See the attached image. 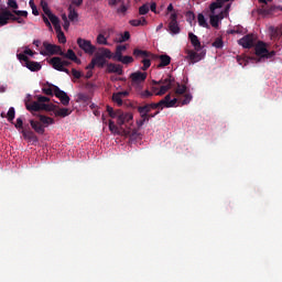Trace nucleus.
<instances>
[{"instance_id":"f257e3e1","label":"nucleus","mask_w":282,"mask_h":282,"mask_svg":"<svg viewBox=\"0 0 282 282\" xmlns=\"http://www.w3.org/2000/svg\"><path fill=\"white\" fill-rule=\"evenodd\" d=\"M131 120H133V113H129V112H119L118 117H117V124L116 122H113V120H109L108 122V127H109V131L111 133H113V135H129V131L124 130V128L122 127L126 122H131Z\"/></svg>"},{"instance_id":"f03ea898","label":"nucleus","mask_w":282,"mask_h":282,"mask_svg":"<svg viewBox=\"0 0 282 282\" xmlns=\"http://www.w3.org/2000/svg\"><path fill=\"white\" fill-rule=\"evenodd\" d=\"M173 83H175V78L171 75H167L166 78H161L159 82L153 79L151 91L154 96H164L173 87Z\"/></svg>"},{"instance_id":"7ed1b4c3","label":"nucleus","mask_w":282,"mask_h":282,"mask_svg":"<svg viewBox=\"0 0 282 282\" xmlns=\"http://www.w3.org/2000/svg\"><path fill=\"white\" fill-rule=\"evenodd\" d=\"M107 58H113V53H111V50L107 47H99L94 57V59L97 62V67L102 69V67L107 65Z\"/></svg>"},{"instance_id":"20e7f679","label":"nucleus","mask_w":282,"mask_h":282,"mask_svg":"<svg viewBox=\"0 0 282 282\" xmlns=\"http://www.w3.org/2000/svg\"><path fill=\"white\" fill-rule=\"evenodd\" d=\"M77 45L79 50H83L85 54H88L89 56H94L96 54V46L91 44V41L85 40L83 37L77 39Z\"/></svg>"},{"instance_id":"39448f33","label":"nucleus","mask_w":282,"mask_h":282,"mask_svg":"<svg viewBox=\"0 0 282 282\" xmlns=\"http://www.w3.org/2000/svg\"><path fill=\"white\" fill-rule=\"evenodd\" d=\"M133 56H137V58L141 56L143 58L141 62L143 64V66L141 67L142 72H147V69L151 67V59L149 58L151 56V53H149V51L134 48Z\"/></svg>"},{"instance_id":"423d86ee","label":"nucleus","mask_w":282,"mask_h":282,"mask_svg":"<svg viewBox=\"0 0 282 282\" xmlns=\"http://www.w3.org/2000/svg\"><path fill=\"white\" fill-rule=\"evenodd\" d=\"M43 47L44 51H40V54L42 56H54V55H58L61 56V46L55 45V44H50L48 42H43Z\"/></svg>"},{"instance_id":"0eeeda50","label":"nucleus","mask_w":282,"mask_h":282,"mask_svg":"<svg viewBox=\"0 0 282 282\" xmlns=\"http://www.w3.org/2000/svg\"><path fill=\"white\" fill-rule=\"evenodd\" d=\"M238 43L243 47L245 50H250L254 47L257 43V35L256 34H247L242 39L238 41Z\"/></svg>"},{"instance_id":"6e6552de","label":"nucleus","mask_w":282,"mask_h":282,"mask_svg":"<svg viewBox=\"0 0 282 282\" xmlns=\"http://www.w3.org/2000/svg\"><path fill=\"white\" fill-rule=\"evenodd\" d=\"M147 73H142V72H135L132 73L130 75L131 78V86L132 87H140V85H142L144 83V80H147Z\"/></svg>"},{"instance_id":"1a4fd4ad","label":"nucleus","mask_w":282,"mask_h":282,"mask_svg":"<svg viewBox=\"0 0 282 282\" xmlns=\"http://www.w3.org/2000/svg\"><path fill=\"white\" fill-rule=\"evenodd\" d=\"M206 56V50H200L199 52L189 50L187 51V58L191 61V63H199L204 57Z\"/></svg>"},{"instance_id":"9d476101","label":"nucleus","mask_w":282,"mask_h":282,"mask_svg":"<svg viewBox=\"0 0 282 282\" xmlns=\"http://www.w3.org/2000/svg\"><path fill=\"white\" fill-rule=\"evenodd\" d=\"M156 105L161 111L164 109V107L166 109H171V107H175V105H177V98L171 99V94H169L162 100L156 102Z\"/></svg>"},{"instance_id":"9b49d317","label":"nucleus","mask_w":282,"mask_h":282,"mask_svg":"<svg viewBox=\"0 0 282 282\" xmlns=\"http://www.w3.org/2000/svg\"><path fill=\"white\" fill-rule=\"evenodd\" d=\"M54 87V96L56 98H58V100H61L62 105H64V107H67L69 105V96L67 95V93H65V90H61V88H58V86H53Z\"/></svg>"},{"instance_id":"f8f14e48","label":"nucleus","mask_w":282,"mask_h":282,"mask_svg":"<svg viewBox=\"0 0 282 282\" xmlns=\"http://www.w3.org/2000/svg\"><path fill=\"white\" fill-rule=\"evenodd\" d=\"M254 52H256V56H259L258 62L261 61V58H265V54H268V47L265 46L264 42H258L257 44H254Z\"/></svg>"},{"instance_id":"ddd939ff","label":"nucleus","mask_w":282,"mask_h":282,"mask_svg":"<svg viewBox=\"0 0 282 282\" xmlns=\"http://www.w3.org/2000/svg\"><path fill=\"white\" fill-rule=\"evenodd\" d=\"M259 3H263L261 9L259 10L260 14H263L264 17H268V14H272L274 10H276V6L267 7L268 2H272V0H258Z\"/></svg>"},{"instance_id":"4468645a","label":"nucleus","mask_w":282,"mask_h":282,"mask_svg":"<svg viewBox=\"0 0 282 282\" xmlns=\"http://www.w3.org/2000/svg\"><path fill=\"white\" fill-rule=\"evenodd\" d=\"M59 56H63V58H67L68 61H73V63H76V65H80L82 63L80 58L76 56V53L72 48H69L66 53L62 50L59 52Z\"/></svg>"},{"instance_id":"2eb2a0df","label":"nucleus","mask_w":282,"mask_h":282,"mask_svg":"<svg viewBox=\"0 0 282 282\" xmlns=\"http://www.w3.org/2000/svg\"><path fill=\"white\" fill-rule=\"evenodd\" d=\"M152 109H160V106H158V104L152 102V104H145L144 106H139L137 108V111L139 113H143L145 116H149V113H151Z\"/></svg>"},{"instance_id":"dca6fc26","label":"nucleus","mask_w":282,"mask_h":282,"mask_svg":"<svg viewBox=\"0 0 282 282\" xmlns=\"http://www.w3.org/2000/svg\"><path fill=\"white\" fill-rule=\"evenodd\" d=\"M106 72L108 74H118V76H122L123 74L122 66L113 63L107 64Z\"/></svg>"},{"instance_id":"f3484780","label":"nucleus","mask_w":282,"mask_h":282,"mask_svg":"<svg viewBox=\"0 0 282 282\" xmlns=\"http://www.w3.org/2000/svg\"><path fill=\"white\" fill-rule=\"evenodd\" d=\"M30 124L35 133H39V135H43L45 133V127L41 123V121L31 119Z\"/></svg>"},{"instance_id":"a211bd4d","label":"nucleus","mask_w":282,"mask_h":282,"mask_svg":"<svg viewBox=\"0 0 282 282\" xmlns=\"http://www.w3.org/2000/svg\"><path fill=\"white\" fill-rule=\"evenodd\" d=\"M188 39L196 52H202V42H199V37L195 35V33H188Z\"/></svg>"},{"instance_id":"6ab92c4d","label":"nucleus","mask_w":282,"mask_h":282,"mask_svg":"<svg viewBox=\"0 0 282 282\" xmlns=\"http://www.w3.org/2000/svg\"><path fill=\"white\" fill-rule=\"evenodd\" d=\"M224 19V13L215 14L212 13L209 17V23L212 28H219V22Z\"/></svg>"},{"instance_id":"aec40b11","label":"nucleus","mask_w":282,"mask_h":282,"mask_svg":"<svg viewBox=\"0 0 282 282\" xmlns=\"http://www.w3.org/2000/svg\"><path fill=\"white\" fill-rule=\"evenodd\" d=\"M46 17H48L51 23L54 25L55 32H58L61 30V20L58 19V17L54 15L52 11L48 12Z\"/></svg>"},{"instance_id":"412c9836","label":"nucleus","mask_w":282,"mask_h":282,"mask_svg":"<svg viewBox=\"0 0 282 282\" xmlns=\"http://www.w3.org/2000/svg\"><path fill=\"white\" fill-rule=\"evenodd\" d=\"M50 65H52L53 69L61 72L63 69V58L61 57H52L50 59Z\"/></svg>"},{"instance_id":"4be33fe9","label":"nucleus","mask_w":282,"mask_h":282,"mask_svg":"<svg viewBox=\"0 0 282 282\" xmlns=\"http://www.w3.org/2000/svg\"><path fill=\"white\" fill-rule=\"evenodd\" d=\"M72 115V110L69 108H55L54 116L59 118H67V116Z\"/></svg>"},{"instance_id":"5701e85b","label":"nucleus","mask_w":282,"mask_h":282,"mask_svg":"<svg viewBox=\"0 0 282 282\" xmlns=\"http://www.w3.org/2000/svg\"><path fill=\"white\" fill-rule=\"evenodd\" d=\"M160 59V64L158 65V67L160 69H162V67H169V65H171V56L163 54L159 56Z\"/></svg>"},{"instance_id":"b1692460","label":"nucleus","mask_w":282,"mask_h":282,"mask_svg":"<svg viewBox=\"0 0 282 282\" xmlns=\"http://www.w3.org/2000/svg\"><path fill=\"white\" fill-rule=\"evenodd\" d=\"M39 118H40V122H41V124H43L44 129H45V127H50V124H54V122H55L54 118L47 117L45 115H40Z\"/></svg>"},{"instance_id":"393cba45","label":"nucleus","mask_w":282,"mask_h":282,"mask_svg":"<svg viewBox=\"0 0 282 282\" xmlns=\"http://www.w3.org/2000/svg\"><path fill=\"white\" fill-rule=\"evenodd\" d=\"M25 65V67L28 68V69H30V72H40V69H41V64L39 63V62H32V61H28V63H25L24 64Z\"/></svg>"},{"instance_id":"a878e982","label":"nucleus","mask_w":282,"mask_h":282,"mask_svg":"<svg viewBox=\"0 0 282 282\" xmlns=\"http://www.w3.org/2000/svg\"><path fill=\"white\" fill-rule=\"evenodd\" d=\"M8 9H0V28L8 25Z\"/></svg>"},{"instance_id":"bb28decb","label":"nucleus","mask_w":282,"mask_h":282,"mask_svg":"<svg viewBox=\"0 0 282 282\" xmlns=\"http://www.w3.org/2000/svg\"><path fill=\"white\" fill-rule=\"evenodd\" d=\"M129 23L133 28H139V25H147L149 22L147 21V18L141 17L140 19L130 20Z\"/></svg>"},{"instance_id":"cd10ccee","label":"nucleus","mask_w":282,"mask_h":282,"mask_svg":"<svg viewBox=\"0 0 282 282\" xmlns=\"http://www.w3.org/2000/svg\"><path fill=\"white\" fill-rule=\"evenodd\" d=\"M197 21L200 28H206V30H210V24H208V21H206V18L203 15V13H198Z\"/></svg>"},{"instance_id":"c85d7f7f","label":"nucleus","mask_w":282,"mask_h":282,"mask_svg":"<svg viewBox=\"0 0 282 282\" xmlns=\"http://www.w3.org/2000/svg\"><path fill=\"white\" fill-rule=\"evenodd\" d=\"M21 133L25 140H36V134H34L32 130L22 129Z\"/></svg>"},{"instance_id":"c756f323","label":"nucleus","mask_w":282,"mask_h":282,"mask_svg":"<svg viewBox=\"0 0 282 282\" xmlns=\"http://www.w3.org/2000/svg\"><path fill=\"white\" fill-rule=\"evenodd\" d=\"M169 30L171 34H180L181 32L180 24L177 22H170Z\"/></svg>"},{"instance_id":"7c9ffc66","label":"nucleus","mask_w":282,"mask_h":282,"mask_svg":"<svg viewBox=\"0 0 282 282\" xmlns=\"http://www.w3.org/2000/svg\"><path fill=\"white\" fill-rule=\"evenodd\" d=\"M42 104L33 101L31 105H26L28 111H41Z\"/></svg>"},{"instance_id":"2f4dec72","label":"nucleus","mask_w":282,"mask_h":282,"mask_svg":"<svg viewBox=\"0 0 282 282\" xmlns=\"http://www.w3.org/2000/svg\"><path fill=\"white\" fill-rule=\"evenodd\" d=\"M58 109V106L54 105V104H42L41 106V111H54Z\"/></svg>"},{"instance_id":"473e14b6","label":"nucleus","mask_w":282,"mask_h":282,"mask_svg":"<svg viewBox=\"0 0 282 282\" xmlns=\"http://www.w3.org/2000/svg\"><path fill=\"white\" fill-rule=\"evenodd\" d=\"M141 119L137 120L138 129H142L144 127V122H149V115L140 113Z\"/></svg>"},{"instance_id":"72a5a7b5","label":"nucleus","mask_w":282,"mask_h":282,"mask_svg":"<svg viewBox=\"0 0 282 282\" xmlns=\"http://www.w3.org/2000/svg\"><path fill=\"white\" fill-rule=\"evenodd\" d=\"M68 12L69 21H76V19H78V12H76V9H73L72 6L68 7Z\"/></svg>"},{"instance_id":"f704fd0d","label":"nucleus","mask_w":282,"mask_h":282,"mask_svg":"<svg viewBox=\"0 0 282 282\" xmlns=\"http://www.w3.org/2000/svg\"><path fill=\"white\" fill-rule=\"evenodd\" d=\"M96 41H97L98 45H109V42L107 41V37L102 33H99L97 35V40Z\"/></svg>"},{"instance_id":"c9c22d12","label":"nucleus","mask_w":282,"mask_h":282,"mask_svg":"<svg viewBox=\"0 0 282 282\" xmlns=\"http://www.w3.org/2000/svg\"><path fill=\"white\" fill-rule=\"evenodd\" d=\"M129 39H131V33H129V31H124L123 34H120V37L117 42L118 43H127V41H129Z\"/></svg>"},{"instance_id":"e433bc0d","label":"nucleus","mask_w":282,"mask_h":282,"mask_svg":"<svg viewBox=\"0 0 282 282\" xmlns=\"http://www.w3.org/2000/svg\"><path fill=\"white\" fill-rule=\"evenodd\" d=\"M15 115H17V112L14 110V107L9 108L8 113H7L8 121L13 122Z\"/></svg>"},{"instance_id":"4c0bfd02","label":"nucleus","mask_w":282,"mask_h":282,"mask_svg":"<svg viewBox=\"0 0 282 282\" xmlns=\"http://www.w3.org/2000/svg\"><path fill=\"white\" fill-rule=\"evenodd\" d=\"M112 101L117 102L119 107H122V96L119 93L112 94Z\"/></svg>"},{"instance_id":"58836bf2","label":"nucleus","mask_w":282,"mask_h":282,"mask_svg":"<svg viewBox=\"0 0 282 282\" xmlns=\"http://www.w3.org/2000/svg\"><path fill=\"white\" fill-rule=\"evenodd\" d=\"M57 39L59 43H67V37H65V33L61 30L56 31Z\"/></svg>"},{"instance_id":"ea45409f","label":"nucleus","mask_w":282,"mask_h":282,"mask_svg":"<svg viewBox=\"0 0 282 282\" xmlns=\"http://www.w3.org/2000/svg\"><path fill=\"white\" fill-rule=\"evenodd\" d=\"M43 94H45L46 96H54V85L52 86H47V87H43L42 88Z\"/></svg>"},{"instance_id":"a19ab883","label":"nucleus","mask_w":282,"mask_h":282,"mask_svg":"<svg viewBox=\"0 0 282 282\" xmlns=\"http://www.w3.org/2000/svg\"><path fill=\"white\" fill-rule=\"evenodd\" d=\"M41 8L44 14H50V12H52V10H50V7L47 4V0H41Z\"/></svg>"},{"instance_id":"79ce46f5","label":"nucleus","mask_w":282,"mask_h":282,"mask_svg":"<svg viewBox=\"0 0 282 282\" xmlns=\"http://www.w3.org/2000/svg\"><path fill=\"white\" fill-rule=\"evenodd\" d=\"M119 63H122L123 65H129L133 63V57L126 55L119 59Z\"/></svg>"},{"instance_id":"37998d69","label":"nucleus","mask_w":282,"mask_h":282,"mask_svg":"<svg viewBox=\"0 0 282 282\" xmlns=\"http://www.w3.org/2000/svg\"><path fill=\"white\" fill-rule=\"evenodd\" d=\"M149 10H150L149 4L145 3L139 8V14L141 17H144V14H149Z\"/></svg>"},{"instance_id":"c03bdc74","label":"nucleus","mask_w":282,"mask_h":282,"mask_svg":"<svg viewBox=\"0 0 282 282\" xmlns=\"http://www.w3.org/2000/svg\"><path fill=\"white\" fill-rule=\"evenodd\" d=\"M213 46L216 47V50H221V47H224V40H221V37H217L214 41Z\"/></svg>"},{"instance_id":"a18cd8bd","label":"nucleus","mask_w":282,"mask_h":282,"mask_svg":"<svg viewBox=\"0 0 282 282\" xmlns=\"http://www.w3.org/2000/svg\"><path fill=\"white\" fill-rule=\"evenodd\" d=\"M187 23L193 24V21H195V13L193 11H187L185 13Z\"/></svg>"},{"instance_id":"49530a36","label":"nucleus","mask_w":282,"mask_h":282,"mask_svg":"<svg viewBox=\"0 0 282 282\" xmlns=\"http://www.w3.org/2000/svg\"><path fill=\"white\" fill-rule=\"evenodd\" d=\"M29 6L32 9V14H34V17H39V9L36 8L34 0H30Z\"/></svg>"},{"instance_id":"de8ad7c7","label":"nucleus","mask_w":282,"mask_h":282,"mask_svg":"<svg viewBox=\"0 0 282 282\" xmlns=\"http://www.w3.org/2000/svg\"><path fill=\"white\" fill-rule=\"evenodd\" d=\"M175 94H177L178 96H182L183 94H186V85L177 84V88L175 90Z\"/></svg>"},{"instance_id":"09e8293b","label":"nucleus","mask_w":282,"mask_h":282,"mask_svg":"<svg viewBox=\"0 0 282 282\" xmlns=\"http://www.w3.org/2000/svg\"><path fill=\"white\" fill-rule=\"evenodd\" d=\"M7 6L8 8H11V10H19V3L17 0H8Z\"/></svg>"},{"instance_id":"8fccbe9b","label":"nucleus","mask_w":282,"mask_h":282,"mask_svg":"<svg viewBox=\"0 0 282 282\" xmlns=\"http://www.w3.org/2000/svg\"><path fill=\"white\" fill-rule=\"evenodd\" d=\"M13 14H15L19 18L28 19V11H21V10H13Z\"/></svg>"},{"instance_id":"3c124183","label":"nucleus","mask_w":282,"mask_h":282,"mask_svg":"<svg viewBox=\"0 0 282 282\" xmlns=\"http://www.w3.org/2000/svg\"><path fill=\"white\" fill-rule=\"evenodd\" d=\"M192 100H193V95L185 94L184 99L182 100V105H189Z\"/></svg>"},{"instance_id":"603ef678","label":"nucleus","mask_w":282,"mask_h":282,"mask_svg":"<svg viewBox=\"0 0 282 282\" xmlns=\"http://www.w3.org/2000/svg\"><path fill=\"white\" fill-rule=\"evenodd\" d=\"M140 97L143 99L151 98V97H153V91H150V90L141 91Z\"/></svg>"},{"instance_id":"864d4df0","label":"nucleus","mask_w":282,"mask_h":282,"mask_svg":"<svg viewBox=\"0 0 282 282\" xmlns=\"http://www.w3.org/2000/svg\"><path fill=\"white\" fill-rule=\"evenodd\" d=\"M219 8H221V7L219 6L218 2H212L209 6V10H210L212 14H215V11L218 10Z\"/></svg>"},{"instance_id":"5fc2aeb1","label":"nucleus","mask_w":282,"mask_h":282,"mask_svg":"<svg viewBox=\"0 0 282 282\" xmlns=\"http://www.w3.org/2000/svg\"><path fill=\"white\" fill-rule=\"evenodd\" d=\"M122 57H123V56H122L121 51H119L118 48H116V52H115V55H112V58H113L115 61H118V63H120V59H121Z\"/></svg>"},{"instance_id":"6e6d98bb","label":"nucleus","mask_w":282,"mask_h":282,"mask_svg":"<svg viewBox=\"0 0 282 282\" xmlns=\"http://www.w3.org/2000/svg\"><path fill=\"white\" fill-rule=\"evenodd\" d=\"M18 58H19V61H23L24 65L30 61V57H28V55H25V53L18 54Z\"/></svg>"},{"instance_id":"4d7b16f0","label":"nucleus","mask_w":282,"mask_h":282,"mask_svg":"<svg viewBox=\"0 0 282 282\" xmlns=\"http://www.w3.org/2000/svg\"><path fill=\"white\" fill-rule=\"evenodd\" d=\"M14 127H15V129H19V130L22 131V129H23V118H21V117L18 118Z\"/></svg>"},{"instance_id":"13d9d810","label":"nucleus","mask_w":282,"mask_h":282,"mask_svg":"<svg viewBox=\"0 0 282 282\" xmlns=\"http://www.w3.org/2000/svg\"><path fill=\"white\" fill-rule=\"evenodd\" d=\"M8 21H17V14L7 9Z\"/></svg>"},{"instance_id":"bf43d9fd","label":"nucleus","mask_w":282,"mask_h":282,"mask_svg":"<svg viewBox=\"0 0 282 282\" xmlns=\"http://www.w3.org/2000/svg\"><path fill=\"white\" fill-rule=\"evenodd\" d=\"M96 65L98 66V62H96V59L93 57L91 62L86 66V69H89L91 72V69H94Z\"/></svg>"},{"instance_id":"052dcab7","label":"nucleus","mask_w":282,"mask_h":282,"mask_svg":"<svg viewBox=\"0 0 282 282\" xmlns=\"http://www.w3.org/2000/svg\"><path fill=\"white\" fill-rule=\"evenodd\" d=\"M37 101L40 102V105H45V102H50V97L39 96Z\"/></svg>"},{"instance_id":"680f3d73","label":"nucleus","mask_w":282,"mask_h":282,"mask_svg":"<svg viewBox=\"0 0 282 282\" xmlns=\"http://www.w3.org/2000/svg\"><path fill=\"white\" fill-rule=\"evenodd\" d=\"M72 74H73L74 78H77V79L83 77V74L79 70H77L76 68L72 69Z\"/></svg>"},{"instance_id":"e2e57ef3","label":"nucleus","mask_w":282,"mask_h":282,"mask_svg":"<svg viewBox=\"0 0 282 282\" xmlns=\"http://www.w3.org/2000/svg\"><path fill=\"white\" fill-rule=\"evenodd\" d=\"M122 110H112L108 116H110V118H118Z\"/></svg>"},{"instance_id":"0e129e2a","label":"nucleus","mask_w":282,"mask_h":282,"mask_svg":"<svg viewBox=\"0 0 282 282\" xmlns=\"http://www.w3.org/2000/svg\"><path fill=\"white\" fill-rule=\"evenodd\" d=\"M274 56H276V51H271L270 52V51L267 50V54H265L264 58H272Z\"/></svg>"},{"instance_id":"69168bd1","label":"nucleus","mask_w":282,"mask_h":282,"mask_svg":"<svg viewBox=\"0 0 282 282\" xmlns=\"http://www.w3.org/2000/svg\"><path fill=\"white\" fill-rule=\"evenodd\" d=\"M170 23H177V13H171Z\"/></svg>"},{"instance_id":"338daca9","label":"nucleus","mask_w":282,"mask_h":282,"mask_svg":"<svg viewBox=\"0 0 282 282\" xmlns=\"http://www.w3.org/2000/svg\"><path fill=\"white\" fill-rule=\"evenodd\" d=\"M149 8H150L151 12H154V14L158 13V4L155 2H152Z\"/></svg>"},{"instance_id":"774afa93","label":"nucleus","mask_w":282,"mask_h":282,"mask_svg":"<svg viewBox=\"0 0 282 282\" xmlns=\"http://www.w3.org/2000/svg\"><path fill=\"white\" fill-rule=\"evenodd\" d=\"M15 22L19 23L20 25H25V20L23 18H15Z\"/></svg>"}]
</instances>
